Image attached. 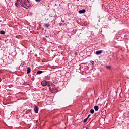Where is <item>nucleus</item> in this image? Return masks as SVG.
I'll return each instance as SVG.
<instances>
[{
	"mask_svg": "<svg viewBox=\"0 0 129 129\" xmlns=\"http://www.w3.org/2000/svg\"><path fill=\"white\" fill-rule=\"evenodd\" d=\"M15 6L19 8L23 7L25 9H29L31 7V4L28 0H17L15 3Z\"/></svg>",
	"mask_w": 129,
	"mask_h": 129,
	"instance_id": "obj_1",
	"label": "nucleus"
},
{
	"mask_svg": "<svg viewBox=\"0 0 129 129\" xmlns=\"http://www.w3.org/2000/svg\"><path fill=\"white\" fill-rule=\"evenodd\" d=\"M49 90L50 92L55 93V92H57V91H58V87H56V85H54V84H52L50 87H49Z\"/></svg>",
	"mask_w": 129,
	"mask_h": 129,
	"instance_id": "obj_2",
	"label": "nucleus"
},
{
	"mask_svg": "<svg viewBox=\"0 0 129 129\" xmlns=\"http://www.w3.org/2000/svg\"><path fill=\"white\" fill-rule=\"evenodd\" d=\"M41 85L42 86H48V87H50V82L43 80L41 82Z\"/></svg>",
	"mask_w": 129,
	"mask_h": 129,
	"instance_id": "obj_3",
	"label": "nucleus"
},
{
	"mask_svg": "<svg viewBox=\"0 0 129 129\" xmlns=\"http://www.w3.org/2000/svg\"><path fill=\"white\" fill-rule=\"evenodd\" d=\"M34 111L35 113H38V112H39V108L37 107V106H35L34 107Z\"/></svg>",
	"mask_w": 129,
	"mask_h": 129,
	"instance_id": "obj_4",
	"label": "nucleus"
},
{
	"mask_svg": "<svg viewBox=\"0 0 129 129\" xmlns=\"http://www.w3.org/2000/svg\"><path fill=\"white\" fill-rule=\"evenodd\" d=\"M86 12V10L85 9H82V10H80L79 11V14H84Z\"/></svg>",
	"mask_w": 129,
	"mask_h": 129,
	"instance_id": "obj_5",
	"label": "nucleus"
},
{
	"mask_svg": "<svg viewBox=\"0 0 129 129\" xmlns=\"http://www.w3.org/2000/svg\"><path fill=\"white\" fill-rule=\"evenodd\" d=\"M51 77H50V75H48L45 77V80H50Z\"/></svg>",
	"mask_w": 129,
	"mask_h": 129,
	"instance_id": "obj_6",
	"label": "nucleus"
},
{
	"mask_svg": "<svg viewBox=\"0 0 129 129\" xmlns=\"http://www.w3.org/2000/svg\"><path fill=\"white\" fill-rule=\"evenodd\" d=\"M102 52H103L102 50L97 51H96V55H100V54H101V53H102Z\"/></svg>",
	"mask_w": 129,
	"mask_h": 129,
	"instance_id": "obj_7",
	"label": "nucleus"
},
{
	"mask_svg": "<svg viewBox=\"0 0 129 129\" xmlns=\"http://www.w3.org/2000/svg\"><path fill=\"white\" fill-rule=\"evenodd\" d=\"M44 27H45L46 28H49V27H50V24H49V23H45L44 24Z\"/></svg>",
	"mask_w": 129,
	"mask_h": 129,
	"instance_id": "obj_8",
	"label": "nucleus"
},
{
	"mask_svg": "<svg viewBox=\"0 0 129 129\" xmlns=\"http://www.w3.org/2000/svg\"><path fill=\"white\" fill-rule=\"evenodd\" d=\"M94 108L95 111H98V109H99V108L98 107V106H95L94 107Z\"/></svg>",
	"mask_w": 129,
	"mask_h": 129,
	"instance_id": "obj_9",
	"label": "nucleus"
},
{
	"mask_svg": "<svg viewBox=\"0 0 129 129\" xmlns=\"http://www.w3.org/2000/svg\"><path fill=\"white\" fill-rule=\"evenodd\" d=\"M27 74H29L31 72V68L28 67L27 70Z\"/></svg>",
	"mask_w": 129,
	"mask_h": 129,
	"instance_id": "obj_10",
	"label": "nucleus"
},
{
	"mask_svg": "<svg viewBox=\"0 0 129 129\" xmlns=\"http://www.w3.org/2000/svg\"><path fill=\"white\" fill-rule=\"evenodd\" d=\"M0 34L1 35H5L6 34V32H5L4 30H1L0 31Z\"/></svg>",
	"mask_w": 129,
	"mask_h": 129,
	"instance_id": "obj_11",
	"label": "nucleus"
},
{
	"mask_svg": "<svg viewBox=\"0 0 129 129\" xmlns=\"http://www.w3.org/2000/svg\"><path fill=\"white\" fill-rule=\"evenodd\" d=\"M36 73L37 74H42V73H43V71H38Z\"/></svg>",
	"mask_w": 129,
	"mask_h": 129,
	"instance_id": "obj_12",
	"label": "nucleus"
},
{
	"mask_svg": "<svg viewBox=\"0 0 129 129\" xmlns=\"http://www.w3.org/2000/svg\"><path fill=\"white\" fill-rule=\"evenodd\" d=\"M90 112L91 114H93V113H94V110L93 109H91Z\"/></svg>",
	"mask_w": 129,
	"mask_h": 129,
	"instance_id": "obj_13",
	"label": "nucleus"
},
{
	"mask_svg": "<svg viewBox=\"0 0 129 129\" xmlns=\"http://www.w3.org/2000/svg\"><path fill=\"white\" fill-rule=\"evenodd\" d=\"M106 68H107V69H111V66H106Z\"/></svg>",
	"mask_w": 129,
	"mask_h": 129,
	"instance_id": "obj_14",
	"label": "nucleus"
},
{
	"mask_svg": "<svg viewBox=\"0 0 129 129\" xmlns=\"http://www.w3.org/2000/svg\"><path fill=\"white\" fill-rule=\"evenodd\" d=\"M87 119H88V118H86L85 119H84V120H83L84 123H85V122H86V121H87Z\"/></svg>",
	"mask_w": 129,
	"mask_h": 129,
	"instance_id": "obj_15",
	"label": "nucleus"
},
{
	"mask_svg": "<svg viewBox=\"0 0 129 129\" xmlns=\"http://www.w3.org/2000/svg\"><path fill=\"white\" fill-rule=\"evenodd\" d=\"M91 63H92V65H94V61H91Z\"/></svg>",
	"mask_w": 129,
	"mask_h": 129,
	"instance_id": "obj_16",
	"label": "nucleus"
},
{
	"mask_svg": "<svg viewBox=\"0 0 129 129\" xmlns=\"http://www.w3.org/2000/svg\"><path fill=\"white\" fill-rule=\"evenodd\" d=\"M90 114H89L88 115V117H87V118H89V117H90Z\"/></svg>",
	"mask_w": 129,
	"mask_h": 129,
	"instance_id": "obj_17",
	"label": "nucleus"
},
{
	"mask_svg": "<svg viewBox=\"0 0 129 129\" xmlns=\"http://www.w3.org/2000/svg\"><path fill=\"white\" fill-rule=\"evenodd\" d=\"M59 26H62V23H59Z\"/></svg>",
	"mask_w": 129,
	"mask_h": 129,
	"instance_id": "obj_18",
	"label": "nucleus"
},
{
	"mask_svg": "<svg viewBox=\"0 0 129 129\" xmlns=\"http://www.w3.org/2000/svg\"><path fill=\"white\" fill-rule=\"evenodd\" d=\"M36 2H40V0H35Z\"/></svg>",
	"mask_w": 129,
	"mask_h": 129,
	"instance_id": "obj_19",
	"label": "nucleus"
},
{
	"mask_svg": "<svg viewBox=\"0 0 129 129\" xmlns=\"http://www.w3.org/2000/svg\"><path fill=\"white\" fill-rule=\"evenodd\" d=\"M76 55H77V53L76 52L75 53Z\"/></svg>",
	"mask_w": 129,
	"mask_h": 129,
	"instance_id": "obj_20",
	"label": "nucleus"
},
{
	"mask_svg": "<svg viewBox=\"0 0 129 129\" xmlns=\"http://www.w3.org/2000/svg\"><path fill=\"white\" fill-rule=\"evenodd\" d=\"M86 129H88V127L86 128Z\"/></svg>",
	"mask_w": 129,
	"mask_h": 129,
	"instance_id": "obj_21",
	"label": "nucleus"
},
{
	"mask_svg": "<svg viewBox=\"0 0 129 129\" xmlns=\"http://www.w3.org/2000/svg\"><path fill=\"white\" fill-rule=\"evenodd\" d=\"M77 1H79V0H77Z\"/></svg>",
	"mask_w": 129,
	"mask_h": 129,
	"instance_id": "obj_22",
	"label": "nucleus"
}]
</instances>
